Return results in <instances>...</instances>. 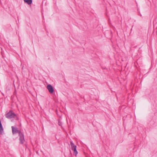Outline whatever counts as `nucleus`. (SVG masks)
I'll use <instances>...</instances> for the list:
<instances>
[{"label": "nucleus", "instance_id": "1", "mask_svg": "<svg viewBox=\"0 0 157 157\" xmlns=\"http://www.w3.org/2000/svg\"><path fill=\"white\" fill-rule=\"evenodd\" d=\"M6 117L7 118L11 119L16 117L17 116L16 114L12 111H10L6 114Z\"/></svg>", "mask_w": 157, "mask_h": 157}, {"label": "nucleus", "instance_id": "2", "mask_svg": "<svg viewBox=\"0 0 157 157\" xmlns=\"http://www.w3.org/2000/svg\"><path fill=\"white\" fill-rule=\"evenodd\" d=\"M19 140L20 141V143L21 144H23L25 141L24 134L21 132H19Z\"/></svg>", "mask_w": 157, "mask_h": 157}, {"label": "nucleus", "instance_id": "3", "mask_svg": "<svg viewBox=\"0 0 157 157\" xmlns=\"http://www.w3.org/2000/svg\"><path fill=\"white\" fill-rule=\"evenodd\" d=\"M47 88L50 94H52L53 93L54 89H53V87L50 84L48 85Z\"/></svg>", "mask_w": 157, "mask_h": 157}, {"label": "nucleus", "instance_id": "4", "mask_svg": "<svg viewBox=\"0 0 157 157\" xmlns=\"http://www.w3.org/2000/svg\"><path fill=\"white\" fill-rule=\"evenodd\" d=\"M11 128L12 129V132L13 134L17 133L19 134V132H21L19 131L18 128H15L14 127L12 126Z\"/></svg>", "mask_w": 157, "mask_h": 157}, {"label": "nucleus", "instance_id": "5", "mask_svg": "<svg viewBox=\"0 0 157 157\" xmlns=\"http://www.w3.org/2000/svg\"><path fill=\"white\" fill-rule=\"evenodd\" d=\"M70 145L71 146V150H72L73 149L75 148V147H76V146L74 144L72 141H71L70 142Z\"/></svg>", "mask_w": 157, "mask_h": 157}, {"label": "nucleus", "instance_id": "6", "mask_svg": "<svg viewBox=\"0 0 157 157\" xmlns=\"http://www.w3.org/2000/svg\"><path fill=\"white\" fill-rule=\"evenodd\" d=\"M24 2L28 5H31L32 3V0H24Z\"/></svg>", "mask_w": 157, "mask_h": 157}, {"label": "nucleus", "instance_id": "7", "mask_svg": "<svg viewBox=\"0 0 157 157\" xmlns=\"http://www.w3.org/2000/svg\"><path fill=\"white\" fill-rule=\"evenodd\" d=\"M3 129L2 128V126L1 124V120L0 121V132H1V134L2 132H3Z\"/></svg>", "mask_w": 157, "mask_h": 157}, {"label": "nucleus", "instance_id": "8", "mask_svg": "<svg viewBox=\"0 0 157 157\" xmlns=\"http://www.w3.org/2000/svg\"><path fill=\"white\" fill-rule=\"evenodd\" d=\"M74 151V154L75 156H76L78 154V151L76 150V147L73 149L72 150Z\"/></svg>", "mask_w": 157, "mask_h": 157}, {"label": "nucleus", "instance_id": "9", "mask_svg": "<svg viewBox=\"0 0 157 157\" xmlns=\"http://www.w3.org/2000/svg\"><path fill=\"white\" fill-rule=\"evenodd\" d=\"M58 123H59V125L60 126H61L62 125V123L61 122H60V121H59V122H58Z\"/></svg>", "mask_w": 157, "mask_h": 157}, {"label": "nucleus", "instance_id": "10", "mask_svg": "<svg viewBox=\"0 0 157 157\" xmlns=\"http://www.w3.org/2000/svg\"><path fill=\"white\" fill-rule=\"evenodd\" d=\"M138 15H140L141 17L142 16V15L140 14V12L138 10Z\"/></svg>", "mask_w": 157, "mask_h": 157}]
</instances>
